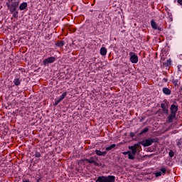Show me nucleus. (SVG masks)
<instances>
[{"label": "nucleus", "instance_id": "f257e3e1", "mask_svg": "<svg viewBox=\"0 0 182 182\" xmlns=\"http://www.w3.org/2000/svg\"><path fill=\"white\" fill-rule=\"evenodd\" d=\"M19 0H6V5L10 12H15L19 6Z\"/></svg>", "mask_w": 182, "mask_h": 182}, {"label": "nucleus", "instance_id": "f03ea898", "mask_svg": "<svg viewBox=\"0 0 182 182\" xmlns=\"http://www.w3.org/2000/svg\"><path fill=\"white\" fill-rule=\"evenodd\" d=\"M159 139L157 138H149L147 139H145L144 141H139V145L141 144V146H144V147H149V146H151L153 143H158Z\"/></svg>", "mask_w": 182, "mask_h": 182}, {"label": "nucleus", "instance_id": "7ed1b4c3", "mask_svg": "<svg viewBox=\"0 0 182 182\" xmlns=\"http://www.w3.org/2000/svg\"><path fill=\"white\" fill-rule=\"evenodd\" d=\"M98 182H116V176H99L97 179Z\"/></svg>", "mask_w": 182, "mask_h": 182}, {"label": "nucleus", "instance_id": "20e7f679", "mask_svg": "<svg viewBox=\"0 0 182 182\" xmlns=\"http://www.w3.org/2000/svg\"><path fill=\"white\" fill-rule=\"evenodd\" d=\"M141 147L140 144H135L133 146H129L128 149H129L131 151V154L133 157L136 156V154L137 153V151L139 150V148Z\"/></svg>", "mask_w": 182, "mask_h": 182}, {"label": "nucleus", "instance_id": "39448f33", "mask_svg": "<svg viewBox=\"0 0 182 182\" xmlns=\"http://www.w3.org/2000/svg\"><path fill=\"white\" fill-rule=\"evenodd\" d=\"M161 107L164 114H168V102L167 100H164V102L161 104Z\"/></svg>", "mask_w": 182, "mask_h": 182}, {"label": "nucleus", "instance_id": "423d86ee", "mask_svg": "<svg viewBox=\"0 0 182 182\" xmlns=\"http://www.w3.org/2000/svg\"><path fill=\"white\" fill-rule=\"evenodd\" d=\"M98 158L96 156H91L90 159H85V161H87L90 164H94V166H99V163L97 161Z\"/></svg>", "mask_w": 182, "mask_h": 182}, {"label": "nucleus", "instance_id": "0eeeda50", "mask_svg": "<svg viewBox=\"0 0 182 182\" xmlns=\"http://www.w3.org/2000/svg\"><path fill=\"white\" fill-rule=\"evenodd\" d=\"M129 56L132 63H137V62H139V57L137 55H136V53L132 52L129 53Z\"/></svg>", "mask_w": 182, "mask_h": 182}, {"label": "nucleus", "instance_id": "6e6552de", "mask_svg": "<svg viewBox=\"0 0 182 182\" xmlns=\"http://www.w3.org/2000/svg\"><path fill=\"white\" fill-rule=\"evenodd\" d=\"M56 60V58L55 57H49L45 60H43V63L45 65V66L49 65V63H53Z\"/></svg>", "mask_w": 182, "mask_h": 182}, {"label": "nucleus", "instance_id": "1a4fd4ad", "mask_svg": "<svg viewBox=\"0 0 182 182\" xmlns=\"http://www.w3.org/2000/svg\"><path fill=\"white\" fill-rule=\"evenodd\" d=\"M170 110L171 113L177 114V111L178 110V105H177V102H174L173 105H171Z\"/></svg>", "mask_w": 182, "mask_h": 182}, {"label": "nucleus", "instance_id": "9d476101", "mask_svg": "<svg viewBox=\"0 0 182 182\" xmlns=\"http://www.w3.org/2000/svg\"><path fill=\"white\" fill-rule=\"evenodd\" d=\"M151 26L155 31H159V32H161V31H163V29L161 27L157 26V23H156L154 20L151 21Z\"/></svg>", "mask_w": 182, "mask_h": 182}, {"label": "nucleus", "instance_id": "9b49d317", "mask_svg": "<svg viewBox=\"0 0 182 182\" xmlns=\"http://www.w3.org/2000/svg\"><path fill=\"white\" fill-rule=\"evenodd\" d=\"M122 154H124V156H127V154H128V159L129 160H134V159H135V157L133 156V155H132V151H130L122 152Z\"/></svg>", "mask_w": 182, "mask_h": 182}, {"label": "nucleus", "instance_id": "f8f14e48", "mask_svg": "<svg viewBox=\"0 0 182 182\" xmlns=\"http://www.w3.org/2000/svg\"><path fill=\"white\" fill-rule=\"evenodd\" d=\"M95 154H97V156H102L103 157H105V156H106V154H107V151H102L100 150H95Z\"/></svg>", "mask_w": 182, "mask_h": 182}, {"label": "nucleus", "instance_id": "ddd939ff", "mask_svg": "<svg viewBox=\"0 0 182 182\" xmlns=\"http://www.w3.org/2000/svg\"><path fill=\"white\" fill-rule=\"evenodd\" d=\"M27 7H28V3L23 2L20 4L19 9L20 11H24V9H26Z\"/></svg>", "mask_w": 182, "mask_h": 182}, {"label": "nucleus", "instance_id": "4468645a", "mask_svg": "<svg viewBox=\"0 0 182 182\" xmlns=\"http://www.w3.org/2000/svg\"><path fill=\"white\" fill-rule=\"evenodd\" d=\"M107 54V49L106 48V47H102L100 48V55H102V56H106Z\"/></svg>", "mask_w": 182, "mask_h": 182}, {"label": "nucleus", "instance_id": "2eb2a0df", "mask_svg": "<svg viewBox=\"0 0 182 182\" xmlns=\"http://www.w3.org/2000/svg\"><path fill=\"white\" fill-rule=\"evenodd\" d=\"M173 61L171 60V58H169L168 60H166L165 62L163 63L164 66H165L166 68H168V66L171 65V63Z\"/></svg>", "mask_w": 182, "mask_h": 182}, {"label": "nucleus", "instance_id": "dca6fc26", "mask_svg": "<svg viewBox=\"0 0 182 182\" xmlns=\"http://www.w3.org/2000/svg\"><path fill=\"white\" fill-rule=\"evenodd\" d=\"M175 117H176V114L171 112V114L168 117V123H171L173 122V119H174Z\"/></svg>", "mask_w": 182, "mask_h": 182}, {"label": "nucleus", "instance_id": "f3484780", "mask_svg": "<svg viewBox=\"0 0 182 182\" xmlns=\"http://www.w3.org/2000/svg\"><path fill=\"white\" fill-rule=\"evenodd\" d=\"M65 41H58L56 43H55V46H57L58 48H63V46H65Z\"/></svg>", "mask_w": 182, "mask_h": 182}, {"label": "nucleus", "instance_id": "a211bd4d", "mask_svg": "<svg viewBox=\"0 0 182 182\" xmlns=\"http://www.w3.org/2000/svg\"><path fill=\"white\" fill-rule=\"evenodd\" d=\"M21 82H22V80L19 77L17 78H14L13 82L14 83V85L16 86H19V85H21Z\"/></svg>", "mask_w": 182, "mask_h": 182}, {"label": "nucleus", "instance_id": "6ab92c4d", "mask_svg": "<svg viewBox=\"0 0 182 182\" xmlns=\"http://www.w3.org/2000/svg\"><path fill=\"white\" fill-rule=\"evenodd\" d=\"M163 93H164V95H171V90H170V89L167 88V87H164L163 88Z\"/></svg>", "mask_w": 182, "mask_h": 182}, {"label": "nucleus", "instance_id": "aec40b11", "mask_svg": "<svg viewBox=\"0 0 182 182\" xmlns=\"http://www.w3.org/2000/svg\"><path fill=\"white\" fill-rule=\"evenodd\" d=\"M114 147H116V144H113L106 148V151H110V150H112V149H114Z\"/></svg>", "mask_w": 182, "mask_h": 182}, {"label": "nucleus", "instance_id": "412c9836", "mask_svg": "<svg viewBox=\"0 0 182 182\" xmlns=\"http://www.w3.org/2000/svg\"><path fill=\"white\" fill-rule=\"evenodd\" d=\"M149 132V128H144L139 134L138 136H141V134H144V133H147Z\"/></svg>", "mask_w": 182, "mask_h": 182}, {"label": "nucleus", "instance_id": "4be33fe9", "mask_svg": "<svg viewBox=\"0 0 182 182\" xmlns=\"http://www.w3.org/2000/svg\"><path fill=\"white\" fill-rule=\"evenodd\" d=\"M66 95H67V92H63L60 97V100H63V99H65V97H66Z\"/></svg>", "mask_w": 182, "mask_h": 182}, {"label": "nucleus", "instance_id": "5701e85b", "mask_svg": "<svg viewBox=\"0 0 182 182\" xmlns=\"http://www.w3.org/2000/svg\"><path fill=\"white\" fill-rule=\"evenodd\" d=\"M160 171H161V174H166V171H167V168H161L160 169Z\"/></svg>", "mask_w": 182, "mask_h": 182}, {"label": "nucleus", "instance_id": "b1692460", "mask_svg": "<svg viewBox=\"0 0 182 182\" xmlns=\"http://www.w3.org/2000/svg\"><path fill=\"white\" fill-rule=\"evenodd\" d=\"M11 14H13L14 18H18V11H14V12H11Z\"/></svg>", "mask_w": 182, "mask_h": 182}, {"label": "nucleus", "instance_id": "393cba45", "mask_svg": "<svg viewBox=\"0 0 182 182\" xmlns=\"http://www.w3.org/2000/svg\"><path fill=\"white\" fill-rule=\"evenodd\" d=\"M168 154L171 157H174V152L172 150L169 151Z\"/></svg>", "mask_w": 182, "mask_h": 182}, {"label": "nucleus", "instance_id": "a878e982", "mask_svg": "<svg viewBox=\"0 0 182 182\" xmlns=\"http://www.w3.org/2000/svg\"><path fill=\"white\" fill-rule=\"evenodd\" d=\"M156 177H160L161 176V171L155 173Z\"/></svg>", "mask_w": 182, "mask_h": 182}, {"label": "nucleus", "instance_id": "bb28decb", "mask_svg": "<svg viewBox=\"0 0 182 182\" xmlns=\"http://www.w3.org/2000/svg\"><path fill=\"white\" fill-rule=\"evenodd\" d=\"M40 156H41V153H39V152H36L35 154V157H39Z\"/></svg>", "mask_w": 182, "mask_h": 182}, {"label": "nucleus", "instance_id": "cd10ccee", "mask_svg": "<svg viewBox=\"0 0 182 182\" xmlns=\"http://www.w3.org/2000/svg\"><path fill=\"white\" fill-rule=\"evenodd\" d=\"M95 166H96L97 167H99V166L102 167L103 165L102 164V163H98V165H95Z\"/></svg>", "mask_w": 182, "mask_h": 182}, {"label": "nucleus", "instance_id": "c85d7f7f", "mask_svg": "<svg viewBox=\"0 0 182 182\" xmlns=\"http://www.w3.org/2000/svg\"><path fill=\"white\" fill-rule=\"evenodd\" d=\"M58 105H59V102L57 100H55L54 106H58Z\"/></svg>", "mask_w": 182, "mask_h": 182}, {"label": "nucleus", "instance_id": "c756f323", "mask_svg": "<svg viewBox=\"0 0 182 182\" xmlns=\"http://www.w3.org/2000/svg\"><path fill=\"white\" fill-rule=\"evenodd\" d=\"M178 4H179L180 5H182V0H178Z\"/></svg>", "mask_w": 182, "mask_h": 182}, {"label": "nucleus", "instance_id": "7c9ffc66", "mask_svg": "<svg viewBox=\"0 0 182 182\" xmlns=\"http://www.w3.org/2000/svg\"><path fill=\"white\" fill-rule=\"evenodd\" d=\"M130 136H131V137H134V134L133 132H131V133H130Z\"/></svg>", "mask_w": 182, "mask_h": 182}, {"label": "nucleus", "instance_id": "2f4dec72", "mask_svg": "<svg viewBox=\"0 0 182 182\" xmlns=\"http://www.w3.org/2000/svg\"><path fill=\"white\" fill-rule=\"evenodd\" d=\"M45 39H50V36H46L45 37Z\"/></svg>", "mask_w": 182, "mask_h": 182}, {"label": "nucleus", "instance_id": "473e14b6", "mask_svg": "<svg viewBox=\"0 0 182 182\" xmlns=\"http://www.w3.org/2000/svg\"><path fill=\"white\" fill-rule=\"evenodd\" d=\"M57 102H58V103H60V102H62V100H61L60 98H58V99L57 100Z\"/></svg>", "mask_w": 182, "mask_h": 182}, {"label": "nucleus", "instance_id": "72a5a7b5", "mask_svg": "<svg viewBox=\"0 0 182 182\" xmlns=\"http://www.w3.org/2000/svg\"><path fill=\"white\" fill-rule=\"evenodd\" d=\"M23 182H31V181L26 179V180H25V181H23Z\"/></svg>", "mask_w": 182, "mask_h": 182}, {"label": "nucleus", "instance_id": "f704fd0d", "mask_svg": "<svg viewBox=\"0 0 182 182\" xmlns=\"http://www.w3.org/2000/svg\"><path fill=\"white\" fill-rule=\"evenodd\" d=\"M181 68V65H178V70H180Z\"/></svg>", "mask_w": 182, "mask_h": 182}, {"label": "nucleus", "instance_id": "c9c22d12", "mask_svg": "<svg viewBox=\"0 0 182 182\" xmlns=\"http://www.w3.org/2000/svg\"><path fill=\"white\" fill-rule=\"evenodd\" d=\"M180 144H181V143L180 141L177 142L178 146H180Z\"/></svg>", "mask_w": 182, "mask_h": 182}, {"label": "nucleus", "instance_id": "e433bc0d", "mask_svg": "<svg viewBox=\"0 0 182 182\" xmlns=\"http://www.w3.org/2000/svg\"><path fill=\"white\" fill-rule=\"evenodd\" d=\"M90 12H93V10H90Z\"/></svg>", "mask_w": 182, "mask_h": 182}]
</instances>
